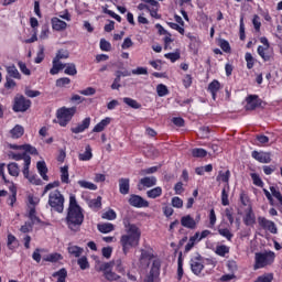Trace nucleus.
I'll return each mask as SVG.
<instances>
[{"label":"nucleus","mask_w":282,"mask_h":282,"mask_svg":"<svg viewBox=\"0 0 282 282\" xmlns=\"http://www.w3.org/2000/svg\"><path fill=\"white\" fill-rule=\"evenodd\" d=\"M215 253L218 257H226L227 254L230 253V247L226 246V245H220L216 247Z\"/></svg>","instance_id":"31"},{"label":"nucleus","mask_w":282,"mask_h":282,"mask_svg":"<svg viewBox=\"0 0 282 282\" xmlns=\"http://www.w3.org/2000/svg\"><path fill=\"white\" fill-rule=\"evenodd\" d=\"M91 124V118H85L82 123H78L75 128H70L72 133H83Z\"/></svg>","instance_id":"18"},{"label":"nucleus","mask_w":282,"mask_h":282,"mask_svg":"<svg viewBox=\"0 0 282 282\" xmlns=\"http://www.w3.org/2000/svg\"><path fill=\"white\" fill-rule=\"evenodd\" d=\"M272 281H274V274L265 273L258 276L254 282H272Z\"/></svg>","instance_id":"44"},{"label":"nucleus","mask_w":282,"mask_h":282,"mask_svg":"<svg viewBox=\"0 0 282 282\" xmlns=\"http://www.w3.org/2000/svg\"><path fill=\"white\" fill-rule=\"evenodd\" d=\"M247 105L245 106L246 111H254L258 107H261V99L258 95H249L246 98Z\"/></svg>","instance_id":"14"},{"label":"nucleus","mask_w":282,"mask_h":282,"mask_svg":"<svg viewBox=\"0 0 282 282\" xmlns=\"http://www.w3.org/2000/svg\"><path fill=\"white\" fill-rule=\"evenodd\" d=\"M184 260L182 259V251L178 253V260H177V275L178 279H182L184 276Z\"/></svg>","instance_id":"37"},{"label":"nucleus","mask_w":282,"mask_h":282,"mask_svg":"<svg viewBox=\"0 0 282 282\" xmlns=\"http://www.w3.org/2000/svg\"><path fill=\"white\" fill-rule=\"evenodd\" d=\"M113 261L105 262L99 267L98 272H104V276L107 281H118L120 275H117L116 272L111 271L113 270Z\"/></svg>","instance_id":"9"},{"label":"nucleus","mask_w":282,"mask_h":282,"mask_svg":"<svg viewBox=\"0 0 282 282\" xmlns=\"http://www.w3.org/2000/svg\"><path fill=\"white\" fill-rule=\"evenodd\" d=\"M91 158H94V154L91 153V147L87 145L85 152L79 154V160L82 162H87Z\"/></svg>","instance_id":"35"},{"label":"nucleus","mask_w":282,"mask_h":282,"mask_svg":"<svg viewBox=\"0 0 282 282\" xmlns=\"http://www.w3.org/2000/svg\"><path fill=\"white\" fill-rule=\"evenodd\" d=\"M76 116V107H62L56 112L57 122L59 127H67L72 122V118Z\"/></svg>","instance_id":"5"},{"label":"nucleus","mask_w":282,"mask_h":282,"mask_svg":"<svg viewBox=\"0 0 282 282\" xmlns=\"http://www.w3.org/2000/svg\"><path fill=\"white\" fill-rule=\"evenodd\" d=\"M11 138L14 140H19V138H22V135L25 133V129L21 124H17L13 129L10 131Z\"/></svg>","instance_id":"24"},{"label":"nucleus","mask_w":282,"mask_h":282,"mask_svg":"<svg viewBox=\"0 0 282 282\" xmlns=\"http://www.w3.org/2000/svg\"><path fill=\"white\" fill-rule=\"evenodd\" d=\"M4 89H14L17 87V82L10 76H6Z\"/></svg>","instance_id":"54"},{"label":"nucleus","mask_w":282,"mask_h":282,"mask_svg":"<svg viewBox=\"0 0 282 282\" xmlns=\"http://www.w3.org/2000/svg\"><path fill=\"white\" fill-rule=\"evenodd\" d=\"M89 207L90 208H102V197L98 196L97 198L91 199L89 202Z\"/></svg>","instance_id":"49"},{"label":"nucleus","mask_w":282,"mask_h":282,"mask_svg":"<svg viewBox=\"0 0 282 282\" xmlns=\"http://www.w3.org/2000/svg\"><path fill=\"white\" fill-rule=\"evenodd\" d=\"M68 252L73 256V257H80V254H83V248L78 247V246H69L67 248Z\"/></svg>","instance_id":"41"},{"label":"nucleus","mask_w":282,"mask_h":282,"mask_svg":"<svg viewBox=\"0 0 282 282\" xmlns=\"http://www.w3.org/2000/svg\"><path fill=\"white\" fill-rule=\"evenodd\" d=\"M245 59L247 61V67L249 69H252V67H254V57L252 56V54L246 53Z\"/></svg>","instance_id":"57"},{"label":"nucleus","mask_w":282,"mask_h":282,"mask_svg":"<svg viewBox=\"0 0 282 282\" xmlns=\"http://www.w3.org/2000/svg\"><path fill=\"white\" fill-rule=\"evenodd\" d=\"M220 48L223 52H226L227 54L230 53V43L226 40H220L219 41Z\"/></svg>","instance_id":"62"},{"label":"nucleus","mask_w":282,"mask_h":282,"mask_svg":"<svg viewBox=\"0 0 282 282\" xmlns=\"http://www.w3.org/2000/svg\"><path fill=\"white\" fill-rule=\"evenodd\" d=\"M158 184V178L155 176H145L139 181L138 189L142 191V186L145 188H152Z\"/></svg>","instance_id":"15"},{"label":"nucleus","mask_w":282,"mask_h":282,"mask_svg":"<svg viewBox=\"0 0 282 282\" xmlns=\"http://www.w3.org/2000/svg\"><path fill=\"white\" fill-rule=\"evenodd\" d=\"M189 264L193 274L199 276V274H202V272L204 271V257L197 254L196 257L191 259Z\"/></svg>","instance_id":"10"},{"label":"nucleus","mask_w":282,"mask_h":282,"mask_svg":"<svg viewBox=\"0 0 282 282\" xmlns=\"http://www.w3.org/2000/svg\"><path fill=\"white\" fill-rule=\"evenodd\" d=\"M123 102H124V105H128V107H131V109H141L142 108V105H140V102H138V100L129 98V97H124Z\"/></svg>","instance_id":"34"},{"label":"nucleus","mask_w":282,"mask_h":282,"mask_svg":"<svg viewBox=\"0 0 282 282\" xmlns=\"http://www.w3.org/2000/svg\"><path fill=\"white\" fill-rule=\"evenodd\" d=\"M43 261H47L48 263H58V261H63V254L58 252L50 253L43 258Z\"/></svg>","instance_id":"27"},{"label":"nucleus","mask_w":282,"mask_h":282,"mask_svg":"<svg viewBox=\"0 0 282 282\" xmlns=\"http://www.w3.org/2000/svg\"><path fill=\"white\" fill-rule=\"evenodd\" d=\"M161 268H162V260L154 259L152 261V265H151L150 272L145 276L143 282H155L156 279H160V270H161Z\"/></svg>","instance_id":"8"},{"label":"nucleus","mask_w":282,"mask_h":282,"mask_svg":"<svg viewBox=\"0 0 282 282\" xmlns=\"http://www.w3.org/2000/svg\"><path fill=\"white\" fill-rule=\"evenodd\" d=\"M181 225L183 228H188L189 230H195V228H197V223L191 215L183 216L181 218Z\"/></svg>","instance_id":"17"},{"label":"nucleus","mask_w":282,"mask_h":282,"mask_svg":"<svg viewBox=\"0 0 282 282\" xmlns=\"http://www.w3.org/2000/svg\"><path fill=\"white\" fill-rule=\"evenodd\" d=\"M162 195V187L158 186L147 192V196L150 199H158Z\"/></svg>","instance_id":"30"},{"label":"nucleus","mask_w":282,"mask_h":282,"mask_svg":"<svg viewBox=\"0 0 282 282\" xmlns=\"http://www.w3.org/2000/svg\"><path fill=\"white\" fill-rule=\"evenodd\" d=\"M127 235H122L120 238L121 248L123 254H129L131 248H138L140 246V237H142V231L140 227H137L135 224H131L129 219L123 220Z\"/></svg>","instance_id":"1"},{"label":"nucleus","mask_w":282,"mask_h":282,"mask_svg":"<svg viewBox=\"0 0 282 282\" xmlns=\"http://www.w3.org/2000/svg\"><path fill=\"white\" fill-rule=\"evenodd\" d=\"M48 206H51L52 210L55 213H63V210H65V196H63L61 191L55 189L50 193Z\"/></svg>","instance_id":"3"},{"label":"nucleus","mask_w":282,"mask_h":282,"mask_svg":"<svg viewBox=\"0 0 282 282\" xmlns=\"http://www.w3.org/2000/svg\"><path fill=\"white\" fill-rule=\"evenodd\" d=\"M101 217L108 221H113V219L117 217V214L113 209H109L108 212L104 213Z\"/></svg>","instance_id":"53"},{"label":"nucleus","mask_w":282,"mask_h":282,"mask_svg":"<svg viewBox=\"0 0 282 282\" xmlns=\"http://www.w3.org/2000/svg\"><path fill=\"white\" fill-rule=\"evenodd\" d=\"M97 228H98L99 232H102V235L113 232V230H115V226L111 223L99 224V225H97Z\"/></svg>","instance_id":"26"},{"label":"nucleus","mask_w":282,"mask_h":282,"mask_svg":"<svg viewBox=\"0 0 282 282\" xmlns=\"http://www.w3.org/2000/svg\"><path fill=\"white\" fill-rule=\"evenodd\" d=\"M77 184L80 186V188H86L88 191H98V185L89 181H78Z\"/></svg>","instance_id":"33"},{"label":"nucleus","mask_w":282,"mask_h":282,"mask_svg":"<svg viewBox=\"0 0 282 282\" xmlns=\"http://www.w3.org/2000/svg\"><path fill=\"white\" fill-rule=\"evenodd\" d=\"M172 206L173 208H182L184 206V200L177 196H174L172 198Z\"/></svg>","instance_id":"60"},{"label":"nucleus","mask_w":282,"mask_h":282,"mask_svg":"<svg viewBox=\"0 0 282 282\" xmlns=\"http://www.w3.org/2000/svg\"><path fill=\"white\" fill-rule=\"evenodd\" d=\"M156 94H158V96H160V98H163V96H167L169 88L164 84H159L156 86Z\"/></svg>","instance_id":"45"},{"label":"nucleus","mask_w":282,"mask_h":282,"mask_svg":"<svg viewBox=\"0 0 282 282\" xmlns=\"http://www.w3.org/2000/svg\"><path fill=\"white\" fill-rule=\"evenodd\" d=\"M159 166H152L140 171V175H153V173H158Z\"/></svg>","instance_id":"55"},{"label":"nucleus","mask_w":282,"mask_h":282,"mask_svg":"<svg viewBox=\"0 0 282 282\" xmlns=\"http://www.w3.org/2000/svg\"><path fill=\"white\" fill-rule=\"evenodd\" d=\"M51 23H52L53 30H55L56 32H63V30H67V22L58 18H53L51 20Z\"/></svg>","instance_id":"19"},{"label":"nucleus","mask_w":282,"mask_h":282,"mask_svg":"<svg viewBox=\"0 0 282 282\" xmlns=\"http://www.w3.org/2000/svg\"><path fill=\"white\" fill-rule=\"evenodd\" d=\"M9 175H12V177H19V164L17 163H10L8 165Z\"/></svg>","instance_id":"38"},{"label":"nucleus","mask_w":282,"mask_h":282,"mask_svg":"<svg viewBox=\"0 0 282 282\" xmlns=\"http://www.w3.org/2000/svg\"><path fill=\"white\" fill-rule=\"evenodd\" d=\"M260 43H262V45H264V46H261V45L258 46L259 56H261V58L264 62L271 61L272 55L265 53V51L270 50V42L268 41V37H265V36L260 37Z\"/></svg>","instance_id":"12"},{"label":"nucleus","mask_w":282,"mask_h":282,"mask_svg":"<svg viewBox=\"0 0 282 282\" xmlns=\"http://www.w3.org/2000/svg\"><path fill=\"white\" fill-rule=\"evenodd\" d=\"M77 264L79 265L80 270H88L89 268V261L85 256L77 260Z\"/></svg>","instance_id":"52"},{"label":"nucleus","mask_w":282,"mask_h":282,"mask_svg":"<svg viewBox=\"0 0 282 282\" xmlns=\"http://www.w3.org/2000/svg\"><path fill=\"white\" fill-rule=\"evenodd\" d=\"M218 234L221 237H225V239H227V241H232V237H235V235H232V232H230V229H228V228L218 229Z\"/></svg>","instance_id":"39"},{"label":"nucleus","mask_w":282,"mask_h":282,"mask_svg":"<svg viewBox=\"0 0 282 282\" xmlns=\"http://www.w3.org/2000/svg\"><path fill=\"white\" fill-rule=\"evenodd\" d=\"M7 246H8L9 250H12V248H14V246H17V237H14V235H12V234L8 235Z\"/></svg>","instance_id":"58"},{"label":"nucleus","mask_w":282,"mask_h":282,"mask_svg":"<svg viewBox=\"0 0 282 282\" xmlns=\"http://www.w3.org/2000/svg\"><path fill=\"white\" fill-rule=\"evenodd\" d=\"M274 252L272 251L257 252L253 265L254 270H261V268H265V265H272V263H274Z\"/></svg>","instance_id":"6"},{"label":"nucleus","mask_w":282,"mask_h":282,"mask_svg":"<svg viewBox=\"0 0 282 282\" xmlns=\"http://www.w3.org/2000/svg\"><path fill=\"white\" fill-rule=\"evenodd\" d=\"M128 204H130V206H132L133 208H149V200L135 194L130 195Z\"/></svg>","instance_id":"11"},{"label":"nucleus","mask_w":282,"mask_h":282,"mask_svg":"<svg viewBox=\"0 0 282 282\" xmlns=\"http://www.w3.org/2000/svg\"><path fill=\"white\" fill-rule=\"evenodd\" d=\"M44 59H45V47L40 46V51L37 52L34 63L40 64V63H43Z\"/></svg>","instance_id":"48"},{"label":"nucleus","mask_w":282,"mask_h":282,"mask_svg":"<svg viewBox=\"0 0 282 282\" xmlns=\"http://www.w3.org/2000/svg\"><path fill=\"white\" fill-rule=\"evenodd\" d=\"M243 224L246 226H254L257 224V216H254V212H252V207L248 209L243 217Z\"/></svg>","instance_id":"21"},{"label":"nucleus","mask_w":282,"mask_h":282,"mask_svg":"<svg viewBox=\"0 0 282 282\" xmlns=\"http://www.w3.org/2000/svg\"><path fill=\"white\" fill-rule=\"evenodd\" d=\"M65 67L66 68L64 70V74H66L67 76H76V74H78V70L76 69V64L68 63Z\"/></svg>","instance_id":"36"},{"label":"nucleus","mask_w":282,"mask_h":282,"mask_svg":"<svg viewBox=\"0 0 282 282\" xmlns=\"http://www.w3.org/2000/svg\"><path fill=\"white\" fill-rule=\"evenodd\" d=\"M216 181L225 182V184H228V182H230V170H227L225 173L219 171Z\"/></svg>","instance_id":"32"},{"label":"nucleus","mask_w":282,"mask_h":282,"mask_svg":"<svg viewBox=\"0 0 282 282\" xmlns=\"http://www.w3.org/2000/svg\"><path fill=\"white\" fill-rule=\"evenodd\" d=\"M250 176L254 186H259L260 188H263V181L261 180V176H259V174L251 173Z\"/></svg>","instance_id":"47"},{"label":"nucleus","mask_w":282,"mask_h":282,"mask_svg":"<svg viewBox=\"0 0 282 282\" xmlns=\"http://www.w3.org/2000/svg\"><path fill=\"white\" fill-rule=\"evenodd\" d=\"M36 169L44 182H50V176H47V164H45V161H39L36 163Z\"/></svg>","instance_id":"20"},{"label":"nucleus","mask_w":282,"mask_h":282,"mask_svg":"<svg viewBox=\"0 0 282 282\" xmlns=\"http://www.w3.org/2000/svg\"><path fill=\"white\" fill-rule=\"evenodd\" d=\"M7 76H9V78H15L17 80H21V73H19V69H17V66L11 65V66H7Z\"/></svg>","instance_id":"25"},{"label":"nucleus","mask_w":282,"mask_h":282,"mask_svg":"<svg viewBox=\"0 0 282 282\" xmlns=\"http://www.w3.org/2000/svg\"><path fill=\"white\" fill-rule=\"evenodd\" d=\"M30 164H32V158L31 156H26L25 158V162H24V167H23V175L24 177L28 180V177H30Z\"/></svg>","instance_id":"40"},{"label":"nucleus","mask_w":282,"mask_h":282,"mask_svg":"<svg viewBox=\"0 0 282 282\" xmlns=\"http://www.w3.org/2000/svg\"><path fill=\"white\" fill-rule=\"evenodd\" d=\"M99 46L101 52H111V43L105 39L100 40Z\"/></svg>","instance_id":"50"},{"label":"nucleus","mask_w":282,"mask_h":282,"mask_svg":"<svg viewBox=\"0 0 282 282\" xmlns=\"http://www.w3.org/2000/svg\"><path fill=\"white\" fill-rule=\"evenodd\" d=\"M20 149H22V151H25L24 153H30V155H39V150L30 144L20 145Z\"/></svg>","instance_id":"43"},{"label":"nucleus","mask_w":282,"mask_h":282,"mask_svg":"<svg viewBox=\"0 0 282 282\" xmlns=\"http://www.w3.org/2000/svg\"><path fill=\"white\" fill-rule=\"evenodd\" d=\"M18 66L20 67V72H22L24 76H30L32 74V72L30 70V68H28V65H25V63L18 62Z\"/></svg>","instance_id":"59"},{"label":"nucleus","mask_w":282,"mask_h":282,"mask_svg":"<svg viewBox=\"0 0 282 282\" xmlns=\"http://www.w3.org/2000/svg\"><path fill=\"white\" fill-rule=\"evenodd\" d=\"M221 87V84L217 79H214L209 85H208V90L210 94H217Z\"/></svg>","instance_id":"46"},{"label":"nucleus","mask_w":282,"mask_h":282,"mask_svg":"<svg viewBox=\"0 0 282 282\" xmlns=\"http://www.w3.org/2000/svg\"><path fill=\"white\" fill-rule=\"evenodd\" d=\"M30 107H32V100L26 99L23 95L14 97L12 109L15 113H25Z\"/></svg>","instance_id":"7"},{"label":"nucleus","mask_w":282,"mask_h":282,"mask_svg":"<svg viewBox=\"0 0 282 282\" xmlns=\"http://www.w3.org/2000/svg\"><path fill=\"white\" fill-rule=\"evenodd\" d=\"M69 83H72L69 77H62L56 80L55 85L56 87H65L66 85H69Z\"/></svg>","instance_id":"56"},{"label":"nucleus","mask_w":282,"mask_h":282,"mask_svg":"<svg viewBox=\"0 0 282 282\" xmlns=\"http://www.w3.org/2000/svg\"><path fill=\"white\" fill-rule=\"evenodd\" d=\"M69 58V51L67 50H58L56 53V56L53 58V66L50 69V74L52 76H56V74H58V72H61L62 69H65V67H67V64H63L61 61Z\"/></svg>","instance_id":"4"},{"label":"nucleus","mask_w":282,"mask_h":282,"mask_svg":"<svg viewBox=\"0 0 282 282\" xmlns=\"http://www.w3.org/2000/svg\"><path fill=\"white\" fill-rule=\"evenodd\" d=\"M193 158H206L208 155V152L205 149L202 148H195L192 150Z\"/></svg>","instance_id":"42"},{"label":"nucleus","mask_w":282,"mask_h":282,"mask_svg":"<svg viewBox=\"0 0 282 282\" xmlns=\"http://www.w3.org/2000/svg\"><path fill=\"white\" fill-rule=\"evenodd\" d=\"M129 182H130L129 178L119 180V193H121V195H129V191H130Z\"/></svg>","instance_id":"23"},{"label":"nucleus","mask_w":282,"mask_h":282,"mask_svg":"<svg viewBox=\"0 0 282 282\" xmlns=\"http://www.w3.org/2000/svg\"><path fill=\"white\" fill-rule=\"evenodd\" d=\"M258 224L264 230H269L271 235H276L279 232V229H276V225L274 224V221L268 220L265 217H258Z\"/></svg>","instance_id":"13"},{"label":"nucleus","mask_w":282,"mask_h":282,"mask_svg":"<svg viewBox=\"0 0 282 282\" xmlns=\"http://www.w3.org/2000/svg\"><path fill=\"white\" fill-rule=\"evenodd\" d=\"M52 276H53L54 279H56V276H57V282H67V281H66V279H67V269L62 268V269H59L58 271L54 272V273L52 274Z\"/></svg>","instance_id":"28"},{"label":"nucleus","mask_w":282,"mask_h":282,"mask_svg":"<svg viewBox=\"0 0 282 282\" xmlns=\"http://www.w3.org/2000/svg\"><path fill=\"white\" fill-rule=\"evenodd\" d=\"M61 181L63 184H69V166L61 167Z\"/></svg>","instance_id":"29"},{"label":"nucleus","mask_w":282,"mask_h":282,"mask_svg":"<svg viewBox=\"0 0 282 282\" xmlns=\"http://www.w3.org/2000/svg\"><path fill=\"white\" fill-rule=\"evenodd\" d=\"M251 156L253 158V160H257L261 164H270V162H272V159L270 158V153L268 152H259L254 150L251 153Z\"/></svg>","instance_id":"16"},{"label":"nucleus","mask_w":282,"mask_h":282,"mask_svg":"<svg viewBox=\"0 0 282 282\" xmlns=\"http://www.w3.org/2000/svg\"><path fill=\"white\" fill-rule=\"evenodd\" d=\"M165 58H169L171 63H175V61H180V53H167L165 54Z\"/></svg>","instance_id":"64"},{"label":"nucleus","mask_w":282,"mask_h":282,"mask_svg":"<svg viewBox=\"0 0 282 282\" xmlns=\"http://www.w3.org/2000/svg\"><path fill=\"white\" fill-rule=\"evenodd\" d=\"M85 221V215L83 214V207L78 205L75 195L69 196L68 212L66 216V224L70 230L78 232L80 226Z\"/></svg>","instance_id":"2"},{"label":"nucleus","mask_w":282,"mask_h":282,"mask_svg":"<svg viewBox=\"0 0 282 282\" xmlns=\"http://www.w3.org/2000/svg\"><path fill=\"white\" fill-rule=\"evenodd\" d=\"M25 96H28V98H37V96H41V91L39 90H32L26 88L24 90Z\"/></svg>","instance_id":"61"},{"label":"nucleus","mask_w":282,"mask_h":282,"mask_svg":"<svg viewBox=\"0 0 282 282\" xmlns=\"http://www.w3.org/2000/svg\"><path fill=\"white\" fill-rule=\"evenodd\" d=\"M58 186H61V182L59 181H54L53 183H48L45 187L44 191L42 193V197L50 191H52V188H58Z\"/></svg>","instance_id":"51"},{"label":"nucleus","mask_w":282,"mask_h":282,"mask_svg":"<svg viewBox=\"0 0 282 282\" xmlns=\"http://www.w3.org/2000/svg\"><path fill=\"white\" fill-rule=\"evenodd\" d=\"M221 204H223V206L230 205V200H228V192H226V188H223V191H221Z\"/></svg>","instance_id":"63"},{"label":"nucleus","mask_w":282,"mask_h":282,"mask_svg":"<svg viewBox=\"0 0 282 282\" xmlns=\"http://www.w3.org/2000/svg\"><path fill=\"white\" fill-rule=\"evenodd\" d=\"M111 124V118L106 117L105 119H102L99 123H97L94 129H93V133H101V131H105V128Z\"/></svg>","instance_id":"22"}]
</instances>
